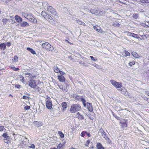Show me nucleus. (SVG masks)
I'll use <instances>...</instances> for the list:
<instances>
[{"instance_id":"1","label":"nucleus","mask_w":149,"mask_h":149,"mask_svg":"<svg viewBox=\"0 0 149 149\" xmlns=\"http://www.w3.org/2000/svg\"><path fill=\"white\" fill-rule=\"evenodd\" d=\"M22 15L25 18H26L28 20L34 23H36L37 20L34 17L33 15L31 13H26L24 12L22 13Z\"/></svg>"},{"instance_id":"2","label":"nucleus","mask_w":149,"mask_h":149,"mask_svg":"<svg viewBox=\"0 0 149 149\" xmlns=\"http://www.w3.org/2000/svg\"><path fill=\"white\" fill-rule=\"evenodd\" d=\"M42 48L51 52L53 51L54 49V47L47 42L42 43Z\"/></svg>"},{"instance_id":"3","label":"nucleus","mask_w":149,"mask_h":149,"mask_svg":"<svg viewBox=\"0 0 149 149\" xmlns=\"http://www.w3.org/2000/svg\"><path fill=\"white\" fill-rule=\"evenodd\" d=\"M81 108V106L79 104H73L72 105L70 111L71 113H74L79 111L80 110Z\"/></svg>"},{"instance_id":"4","label":"nucleus","mask_w":149,"mask_h":149,"mask_svg":"<svg viewBox=\"0 0 149 149\" xmlns=\"http://www.w3.org/2000/svg\"><path fill=\"white\" fill-rule=\"evenodd\" d=\"M98 133V134L100 133L101 134L102 136L105 139L107 143H110L111 141L109 138L107 136L106 132L104 131L102 128H101L100 129Z\"/></svg>"},{"instance_id":"5","label":"nucleus","mask_w":149,"mask_h":149,"mask_svg":"<svg viewBox=\"0 0 149 149\" xmlns=\"http://www.w3.org/2000/svg\"><path fill=\"white\" fill-rule=\"evenodd\" d=\"M47 10L55 16L56 17H58V15L56 11L52 6H48L47 8Z\"/></svg>"},{"instance_id":"6","label":"nucleus","mask_w":149,"mask_h":149,"mask_svg":"<svg viewBox=\"0 0 149 149\" xmlns=\"http://www.w3.org/2000/svg\"><path fill=\"white\" fill-rule=\"evenodd\" d=\"M111 84L116 88H120L122 86V84L120 82H118L116 81L111 80L110 81Z\"/></svg>"},{"instance_id":"7","label":"nucleus","mask_w":149,"mask_h":149,"mask_svg":"<svg viewBox=\"0 0 149 149\" xmlns=\"http://www.w3.org/2000/svg\"><path fill=\"white\" fill-rule=\"evenodd\" d=\"M28 84L29 86L33 88H35L37 86L35 81L33 79L29 81Z\"/></svg>"},{"instance_id":"8","label":"nucleus","mask_w":149,"mask_h":149,"mask_svg":"<svg viewBox=\"0 0 149 149\" xmlns=\"http://www.w3.org/2000/svg\"><path fill=\"white\" fill-rule=\"evenodd\" d=\"M24 74L25 75V78L28 80H33V79L36 77V76L33 75L29 73H25Z\"/></svg>"},{"instance_id":"9","label":"nucleus","mask_w":149,"mask_h":149,"mask_svg":"<svg viewBox=\"0 0 149 149\" xmlns=\"http://www.w3.org/2000/svg\"><path fill=\"white\" fill-rule=\"evenodd\" d=\"M46 106L48 109H51L52 107V101L49 99H47L46 102Z\"/></svg>"},{"instance_id":"10","label":"nucleus","mask_w":149,"mask_h":149,"mask_svg":"<svg viewBox=\"0 0 149 149\" xmlns=\"http://www.w3.org/2000/svg\"><path fill=\"white\" fill-rule=\"evenodd\" d=\"M86 105L87 106V109L90 111L91 112L93 111V109L91 104L87 102Z\"/></svg>"},{"instance_id":"11","label":"nucleus","mask_w":149,"mask_h":149,"mask_svg":"<svg viewBox=\"0 0 149 149\" xmlns=\"http://www.w3.org/2000/svg\"><path fill=\"white\" fill-rule=\"evenodd\" d=\"M58 80L61 82H64L65 80V78L62 75H59L57 76Z\"/></svg>"},{"instance_id":"12","label":"nucleus","mask_w":149,"mask_h":149,"mask_svg":"<svg viewBox=\"0 0 149 149\" xmlns=\"http://www.w3.org/2000/svg\"><path fill=\"white\" fill-rule=\"evenodd\" d=\"M75 116L77 118L81 120L84 119V116L81 115L79 112H77V113Z\"/></svg>"},{"instance_id":"13","label":"nucleus","mask_w":149,"mask_h":149,"mask_svg":"<svg viewBox=\"0 0 149 149\" xmlns=\"http://www.w3.org/2000/svg\"><path fill=\"white\" fill-rule=\"evenodd\" d=\"M45 19L50 22H53V19L51 15H48Z\"/></svg>"},{"instance_id":"14","label":"nucleus","mask_w":149,"mask_h":149,"mask_svg":"<svg viewBox=\"0 0 149 149\" xmlns=\"http://www.w3.org/2000/svg\"><path fill=\"white\" fill-rule=\"evenodd\" d=\"M94 29L97 31L98 32L101 33H102L103 31L101 29V28L98 26H94Z\"/></svg>"},{"instance_id":"15","label":"nucleus","mask_w":149,"mask_h":149,"mask_svg":"<svg viewBox=\"0 0 149 149\" xmlns=\"http://www.w3.org/2000/svg\"><path fill=\"white\" fill-rule=\"evenodd\" d=\"M132 54L134 57L135 58H139L141 57V56L139 55L137 53L135 52H132Z\"/></svg>"},{"instance_id":"16","label":"nucleus","mask_w":149,"mask_h":149,"mask_svg":"<svg viewBox=\"0 0 149 149\" xmlns=\"http://www.w3.org/2000/svg\"><path fill=\"white\" fill-rule=\"evenodd\" d=\"M128 35L129 34V36H130L133 37L135 38H138L139 36L138 35L134 34L133 33H130L129 32L128 33Z\"/></svg>"},{"instance_id":"17","label":"nucleus","mask_w":149,"mask_h":149,"mask_svg":"<svg viewBox=\"0 0 149 149\" xmlns=\"http://www.w3.org/2000/svg\"><path fill=\"white\" fill-rule=\"evenodd\" d=\"M15 19L16 20L17 22H21L22 20V19L19 16L16 15L15 16Z\"/></svg>"},{"instance_id":"18","label":"nucleus","mask_w":149,"mask_h":149,"mask_svg":"<svg viewBox=\"0 0 149 149\" xmlns=\"http://www.w3.org/2000/svg\"><path fill=\"white\" fill-rule=\"evenodd\" d=\"M96 147L97 149H104L102 144L100 143H97Z\"/></svg>"},{"instance_id":"19","label":"nucleus","mask_w":149,"mask_h":149,"mask_svg":"<svg viewBox=\"0 0 149 149\" xmlns=\"http://www.w3.org/2000/svg\"><path fill=\"white\" fill-rule=\"evenodd\" d=\"M29 25V24L26 22H23L20 24V26L22 27L28 26Z\"/></svg>"},{"instance_id":"20","label":"nucleus","mask_w":149,"mask_h":149,"mask_svg":"<svg viewBox=\"0 0 149 149\" xmlns=\"http://www.w3.org/2000/svg\"><path fill=\"white\" fill-rule=\"evenodd\" d=\"M26 49L28 51L31 52L33 54H36L35 51L32 48L29 47H27Z\"/></svg>"},{"instance_id":"21","label":"nucleus","mask_w":149,"mask_h":149,"mask_svg":"<svg viewBox=\"0 0 149 149\" xmlns=\"http://www.w3.org/2000/svg\"><path fill=\"white\" fill-rule=\"evenodd\" d=\"M6 48V44L4 43H2L0 45V48L2 50H4Z\"/></svg>"},{"instance_id":"22","label":"nucleus","mask_w":149,"mask_h":149,"mask_svg":"<svg viewBox=\"0 0 149 149\" xmlns=\"http://www.w3.org/2000/svg\"><path fill=\"white\" fill-rule=\"evenodd\" d=\"M77 22L78 24H79L83 26H86L85 23L82 21L80 20L79 19H78L77 20Z\"/></svg>"},{"instance_id":"23","label":"nucleus","mask_w":149,"mask_h":149,"mask_svg":"<svg viewBox=\"0 0 149 149\" xmlns=\"http://www.w3.org/2000/svg\"><path fill=\"white\" fill-rule=\"evenodd\" d=\"M54 71L56 73H58L60 70V69L58 68L57 66H55L54 67Z\"/></svg>"},{"instance_id":"24","label":"nucleus","mask_w":149,"mask_h":149,"mask_svg":"<svg viewBox=\"0 0 149 149\" xmlns=\"http://www.w3.org/2000/svg\"><path fill=\"white\" fill-rule=\"evenodd\" d=\"M18 57L16 56H15L12 59V62L13 63H16L18 61Z\"/></svg>"},{"instance_id":"25","label":"nucleus","mask_w":149,"mask_h":149,"mask_svg":"<svg viewBox=\"0 0 149 149\" xmlns=\"http://www.w3.org/2000/svg\"><path fill=\"white\" fill-rule=\"evenodd\" d=\"M41 15L45 19L47 15L45 11H42L41 13Z\"/></svg>"},{"instance_id":"26","label":"nucleus","mask_w":149,"mask_h":149,"mask_svg":"<svg viewBox=\"0 0 149 149\" xmlns=\"http://www.w3.org/2000/svg\"><path fill=\"white\" fill-rule=\"evenodd\" d=\"M19 78L20 79V81H21L23 83H24L25 82L24 77L22 75H20Z\"/></svg>"},{"instance_id":"27","label":"nucleus","mask_w":149,"mask_h":149,"mask_svg":"<svg viewBox=\"0 0 149 149\" xmlns=\"http://www.w3.org/2000/svg\"><path fill=\"white\" fill-rule=\"evenodd\" d=\"M74 99L78 101H81V99L82 98L80 96L77 95H76L74 96Z\"/></svg>"},{"instance_id":"28","label":"nucleus","mask_w":149,"mask_h":149,"mask_svg":"<svg viewBox=\"0 0 149 149\" xmlns=\"http://www.w3.org/2000/svg\"><path fill=\"white\" fill-rule=\"evenodd\" d=\"M81 101L83 104L84 105V107H86V104H87V103L86 104V101L83 98H82L81 99V101Z\"/></svg>"},{"instance_id":"29","label":"nucleus","mask_w":149,"mask_h":149,"mask_svg":"<svg viewBox=\"0 0 149 149\" xmlns=\"http://www.w3.org/2000/svg\"><path fill=\"white\" fill-rule=\"evenodd\" d=\"M61 105L63 109H65L67 107V104L66 102H63Z\"/></svg>"},{"instance_id":"30","label":"nucleus","mask_w":149,"mask_h":149,"mask_svg":"<svg viewBox=\"0 0 149 149\" xmlns=\"http://www.w3.org/2000/svg\"><path fill=\"white\" fill-rule=\"evenodd\" d=\"M113 25L115 27H119L120 24L117 22H115L113 23Z\"/></svg>"},{"instance_id":"31","label":"nucleus","mask_w":149,"mask_h":149,"mask_svg":"<svg viewBox=\"0 0 149 149\" xmlns=\"http://www.w3.org/2000/svg\"><path fill=\"white\" fill-rule=\"evenodd\" d=\"M34 124L37 127H38L39 126H40L42 125L40 123H39V122H38L35 121L34 122Z\"/></svg>"},{"instance_id":"32","label":"nucleus","mask_w":149,"mask_h":149,"mask_svg":"<svg viewBox=\"0 0 149 149\" xmlns=\"http://www.w3.org/2000/svg\"><path fill=\"white\" fill-rule=\"evenodd\" d=\"M89 12L93 14H95L97 13V10H89Z\"/></svg>"},{"instance_id":"33","label":"nucleus","mask_w":149,"mask_h":149,"mask_svg":"<svg viewBox=\"0 0 149 149\" xmlns=\"http://www.w3.org/2000/svg\"><path fill=\"white\" fill-rule=\"evenodd\" d=\"M58 133L60 135L61 137L62 138H63L64 137V135L63 133L61 131H58Z\"/></svg>"},{"instance_id":"34","label":"nucleus","mask_w":149,"mask_h":149,"mask_svg":"<svg viewBox=\"0 0 149 149\" xmlns=\"http://www.w3.org/2000/svg\"><path fill=\"white\" fill-rule=\"evenodd\" d=\"M63 91H66L65 88V87H63V86H58Z\"/></svg>"},{"instance_id":"35","label":"nucleus","mask_w":149,"mask_h":149,"mask_svg":"<svg viewBox=\"0 0 149 149\" xmlns=\"http://www.w3.org/2000/svg\"><path fill=\"white\" fill-rule=\"evenodd\" d=\"M140 1L143 3H149V0H140Z\"/></svg>"},{"instance_id":"36","label":"nucleus","mask_w":149,"mask_h":149,"mask_svg":"<svg viewBox=\"0 0 149 149\" xmlns=\"http://www.w3.org/2000/svg\"><path fill=\"white\" fill-rule=\"evenodd\" d=\"M11 68L13 69L14 71H16L19 70L18 68H16L15 67H11Z\"/></svg>"},{"instance_id":"37","label":"nucleus","mask_w":149,"mask_h":149,"mask_svg":"<svg viewBox=\"0 0 149 149\" xmlns=\"http://www.w3.org/2000/svg\"><path fill=\"white\" fill-rule=\"evenodd\" d=\"M2 136H3V137L4 138H8V139H9V137L7 135V134L6 133L3 134Z\"/></svg>"},{"instance_id":"38","label":"nucleus","mask_w":149,"mask_h":149,"mask_svg":"<svg viewBox=\"0 0 149 149\" xmlns=\"http://www.w3.org/2000/svg\"><path fill=\"white\" fill-rule=\"evenodd\" d=\"M8 21V19L6 18H4L2 20V22L3 23L6 24L7 23V22Z\"/></svg>"},{"instance_id":"39","label":"nucleus","mask_w":149,"mask_h":149,"mask_svg":"<svg viewBox=\"0 0 149 149\" xmlns=\"http://www.w3.org/2000/svg\"><path fill=\"white\" fill-rule=\"evenodd\" d=\"M30 108V107L29 106H26L24 107V109L26 110L29 109Z\"/></svg>"},{"instance_id":"40","label":"nucleus","mask_w":149,"mask_h":149,"mask_svg":"<svg viewBox=\"0 0 149 149\" xmlns=\"http://www.w3.org/2000/svg\"><path fill=\"white\" fill-rule=\"evenodd\" d=\"M138 17V16L136 14H134L133 15V17L135 19L137 18Z\"/></svg>"},{"instance_id":"41","label":"nucleus","mask_w":149,"mask_h":149,"mask_svg":"<svg viewBox=\"0 0 149 149\" xmlns=\"http://www.w3.org/2000/svg\"><path fill=\"white\" fill-rule=\"evenodd\" d=\"M134 64L135 62L134 61H132L129 63V65L130 66H132V65H134Z\"/></svg>"},{"instance_id":"42","label":"nucleus","mask_w":149,"mask_h":149,"mask_svg":"<svg viewBox=\"0 0 149 149\" xmlns=\"http://www.w3.org/2000/svg\"><path fill=\"white\" fill-rule=\"evenodd\" d=\"M9 139H8V138L4 139V142L5 143H8V142L9 141V140H8Z\"/></svg>"},{"instance_id":"43","label":"nucleus","mask_w":149,"mask_h":149,"mask_svg":"<svg viewBox=\"0 0 149 149\" xmlns=\"http://www.w3.org/2000/svg\"><path fill=\"white\" fill-rule=\"evenodd\" d=\"M85 132L83 131L81 133V136L84 137L85 136Z\"/></svg>"},{"instance_id":"44","label":"nucleus","mask_w":149,"mask_h":149,"mask_svg":"<svg viewBox=\"0 0 149 149\" xmlns=\"http://www.w3.org/2000/svg\"><path fill=\"white\" fill-rule=\"evenodd\" d=\"M125 54L126 56H130V53L127 51L125 52Z\"/></svg>"},{"instance_id":"45","label":"nucleus","mask_w":149,"mask_h":149,"mask_svg":"<svg viewBox=\"0 0 149 149\" xmlns=\"http://www.w3.org/2000/svg\"><path fill=\"white\" fill-rule=\"evenodd\" d=\"M29 97L26 95H24L23 97V98L24 99L28 100L29 99Z\"/></svg>"},{"instance_id":"46","label":"nucleus","mask_w":149,"mask_h":149,"mask_svg":"<svg viewBox=\"0 0 149 149\" xmlns=\"http://www.w3.org/2000/svg\"><path fill=\"white\" fill-rule=\"evenodd\" d=\"M93 66L97 68H99V67H100L99 65H98V64H94Z\"/></svg>"},{"instance_id":"47","label":"nucleus","mask_w":149,"mask_h":149,"mask_svg":"<svg viewBox=\"0 0 149 149\" xmlns=\"http://www.w3.org/2000/svg\"><path fill=\"white\" fill-rule=\"evenodd\" d=\"M15 87L18 88H20L21 87V86L19 85L16 84L15 85Z\"/></svg>"},{"instance_id":"48","label":"nucleus","mask_w":149,"mask_h":149,"mask_svg":"<svg viewBox=\"0 0 149 149\" xmlns=\"http://www.w3.org/2000/svg\"><path fill=\"white\" fill-rule=\"evenodd\" d=\"M29 147L33 149H35V146L33 144H32L31 146H29Z\"/></svg>"},{"instance_id":"49","label":"nucleus","mask_w":149,"mask_h":149,"mask_svg":"<svg viewBox=\"0 0 149 149\" xmlns=\"http://www.w3.org/2000/svg\"><path fill=\"white\" fill-rule=\"evenodd\" d=\"M90 58H91V60H93V61H96L97 60V59H95L93 57V56H90Z\"/></svg>"},{"instance_id":"50","label":"nucleus","mask_w":149,"mask_h":149,"mask_svg":"<svg viewBox=\"0 0 149 149\" xmlns=\"http://www.w3.org/2000/svg\"><path fill=\"white\" fill-rule=\"evenodd\" d=\"M90 143V141L89 140H87V142H86L85 144V146H88L89 144Z\"/></svg>"},{"instance_id":"51","label":"nucleus","mask_w":149,"mask_h":149,"mask_svg":"<svg viewBox=\"0 0 149 149\" xmlns=\"http://www.w3.org/2000/svg\"><path fill=\"white\" fill-rule=\"evenodd\" d=\"M4 129V127L3 126H0V131H2Z\"/></svg>"},{"instance_id":"52","label":"nucleus","mask_w":149,"mask_h":149,"mask_svg":"<svg viewBox=\"0 0 149 149\" xmlns=\"http://www.w3.org/2000/svg\"><path fill=\"white\" fill-rule=\"evenodd\" d=\"M88 116L89 117V118H90V119L91 120H93V118L91 116V114H89L88 115Z\"/></svg>"},{"instance_id":"53","label":"nucleus","mask_w":149,"mask_h":149,"mask_svg":"<svg viewBox=\"0 0 149 149\" xmlns=\"http://www.w3.org/2000/svg\"><path fill=\"white\" fill-rule=\"evenodd\" d=\"M12 18H13L12 17H10V18L11 19V21H10V22L12 24L14 23H15V22L12 19Z\"/></svg>"},{"instance_id":"54","label":"nucleus","mask_w":149,"mask_h":149,"mask_svg":"<svg viewBox=\"0 0 149 149\" xmlns=\"http://www.w3.org/2000/svg\"><path fill=\"white\" fill-rule=\"evenodd\" d=\"M62 144L60 143L58 144L57 147L58 148H61L62 147Z\"/></svg>"},{"instance_id":"55","label":"nucleus","mask_w":149,"mask_h":149,"mask_svg":"<svg viewBox=\"0 0 149 149\" xmlns=\"http://www.w3.org/2000/svg\"><path fill=\"white\" fill-rule=\"evenodd\" d=\"M59 72L60 73V74H61V75H64L65 74V72H62L61 70Z\"/></svg>"},{"instance_id":"56","label":"nucleus","mask_w":149,"mask_h":149,"mask_svg":"<svg viewBox=\"0 0 149 149\" xmlns=\"http://www.w3.org/2000/svg\"><path fill=\"white\" fill-rule=\"evenodd\" d=\"M85 133L87 135L88 137H90L91 136L90 134L88 133L87 132H85Z\"/></svg>"},{"instance_id":"57","label":"nucleus","mask_w":149,"mask_h":149,"mask_svg":"<svg viewBox=\"0 0 149 149\" xmlns=\"http://www.w3.org/2000/svg\"><path fill=\"white\" fill-rule=\"evenodd\" d=\"M145 93L146 94L148 95V96H149V91H146L145 92Z\"/></svg>"},{"instance_id":"58","label":"nucleus","mask_w":149,"mask_h":149,"mask_svg":"<svg viewBox=\"0 0 149 149\" xmlns=\"http://www.w3.org/2000/svg\"><path fill=\"white\" fill-rule=\"evenodd\" d=\"M10 42H8L7 43V46L8 47L10 46Z\"/></svg>"},{"instance_id":"59","label":"nucleus","mask_w":149,"mask_h":149,"mask_svg":"<svg viewBox=\"0 0 149 149\" xmlns=\"http://www.w3.org/2000/svg\"><path fill=\"white\" fill-rule=\"evenodd\" d=\"M65 41H66V42H68L69 44H72V43H71L70 42H69L68 40H65Z\"/></svg>"},{"instance_id":"60","label":"nucleus","mask_w":149,"mask_h":149,"mask_svg":"<svg viewBox=\"0 0 149 149\" xmlns=\"http://www.w3.org/2000/svg\"><path fill=\"white\" fill-rule=\"evenodd\" d=\"M54 52H58V51L57 50H56V49H55L54 50Z\"/></svg>"},{"instance_id":"61","label":"nucleus","mask_w":149,"mask_h":149,"mask_svg":"<svg viewBox=\"0 0 149 149\" xmlns=\"http://www.w3.org/2000/svg\"><path fill=\"white\" fill-rule=\"evenodd\" d=\"M9 96L10 97H13V96L12 95H11V94H10L9 95Z\"/></svg>"},{"instance_id":"62","label":"nucleus","mask_w":149,"mask_h":149,"mask_svg":"<svg viewBox=\"0 0 149 149\" xmlns=\"http://www.w3.org/2000/svg\"><path fill=\"white\" fill-rule=\"evenodd\" d=\"M83 65H84V66H86V63H84L83 64Z\"/></svg>"},{"instance_id":"63","label":"nucleus","mask_w":149,"mask_h":149,"mask_svg":"<svg viewBox=\"0 0 149 149\" xmlns=\"http://www.w3.org/2000/svg\"><path fill=\"white\" fill-rule=\"evenodd\" d=\"M50 149H57L56 148H51Z\"/></svg>"},{"instance_id":"64","label":"nucleus","mask_w":149,"mask_h":149,"mask_svg":"<svg viewBox=\"0 0 149 149\" xmlns=\"http://www.w3.org/2000/svg\"><path fill=\"white\" fill-rule=\"evenodd\" d=\"M70 149H75L74 148H72Z\"/></svg>"}]
</instances>
